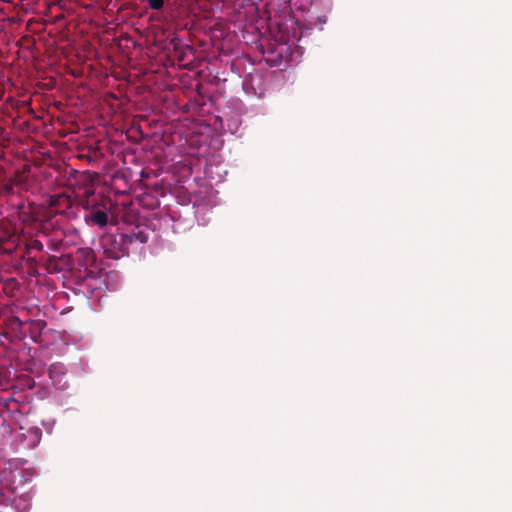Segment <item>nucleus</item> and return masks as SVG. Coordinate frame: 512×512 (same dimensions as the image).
Wrapping results in <instances>:
<instances>
[{"mask_svg":"<svg viewBox=\"0 0 512 512\" xmlns=\"http://www.w3.org/2000/svg\"><path fill=\"white\" fill-rule=\"evenodd\" d=\"M21 243V236L17 232H5L0 237V250L5 254L14 253Z\"/></svg>","mask_w":512,"mask_h":512,"instance_id":"5","label":"nucleus"},{"mask_svg":"<svg viewBox=\"0 0 512 512\" xmlns=\"http://www.w3.org/2000/svg\"><path fill=\"white\" fill-rule=\"evenodd\" d=\"M148 4L151 9L153 10H159L164 5V0H148Z\"/></svg>","mask_w":512,"mask_h":512,"instance_id":"9","label":"nucleus"},{"mask_svg":"<svg viewBox=\"0 0 512 512\" xmlns=\"http://www.w3.org/2000/svg\"><path fill=\"white\" fill-rule=\"evenodd\" d=\"M326 20H327L326 16L319 17V21L321 23H326Z\"/></svg>","mask_w":512,"mask_h":512,"instance_id":"13","label":"nucleus"},{"mask_svg":"<svg viewBox=\"0 0 512 512\" xmlns=\"http://www.w3.org/2000/svg\"><path fill=\"white\" fill-rule=\"evenodd\" d=\"M49 207L55 214L66 215L67 217L75 216L72 208V200L70 196L61 193L52 195L49 198Z\"/></svg>","mask_w":512,"mask_h":512,"instance_id":"2","label":"nucleus"},{"mask_svg":"<svg viewBox=\"0 0 512 512\" xmlns=\"http://www.w3.org/2000/svg\"><path fill=\"white\" fill-rule=\"evenodd\" d=\"M61 257H56L54 255L48 256L46 258H41L40 262L45 267L46 271L50 274H55L63 271V267L61 266Z\"/></svg>","mask_w":512,"mask_h":512,"instance_id":"6","label":"nucleus"},{"mask_svg":"<svg viewBox=\"0 0 512 512\" xmlns=\"http://www.w3.org/2000/svg\"><path fill=\"white\" fill-rule=\"evenodd\" d=\"M84 219L87 224L91 223L101 228L105 227L109 222L107 209L105 207L102 209L100 204L93 205L89 214H86Z\"/></svg>","mask_w":512,"mask_h":512,"instance_id":"4","label":"nucleus"},{"mask_svg":"<svg viewBox=\"0 0 512 512\" xmlns=\"http://www.w3.org/2000/svg\"><path fill=\"white\" fill-rule=\"evenodd\" d=\"M44 249V244L43 242L39 239V237H33V236H29V237H25V250H26V253L29 254L31 250H36V251H43Z\"/></svg>","mask_w":512,"mask_h":512,"instance_id":"7","label":"nucleus"},{"mask_svg":"<svg viewBox=\"0 0 512 512\" xmlns=\"http://www.w3.org/2000/svg\"><path fill=\"white\" fill-rule=\"evenodd\" d=\"M126 237H127V243H128L129 247L134 242L144 244L148 241V234L146 232L140 231V230L126 234Z\"/></svg>","mask_w":512,"mask_h":512,"instance_id":"8","label":"nucleus"},{"mask_svg":"<svg viewBox=\"0 0 512 512\" xmlns=\"http://www.w3.org/2000/svg\"><path fill=\"white\" fill-rule=\"evenodd\" d=\"M100 244L105 255L112 259H119L124 255H128L130 249L126 234L105 233L100 238Z\"/></svg>","mask_w":512,"mask_h":512,"instance_id":"1","label":"nucleus"},{"mask_svg":"<svg viewBox=\"0 0 512 512\" xmlns=\"http://www.w3.org/2000/svg\"><path fill=\"white\" fill-rule=\"evenodd\" d=\"M58 231L52 228L51 223L46 221H41L37 227L36 236L44 237L47 239V244L52 250H57L61 244V239H59L56 234Z\"/></svg>","mask_w":512,"mask_h":512,"instance_id":"3","label":"nucleus"},{"mask_svg":"<svg viewBox=\"0 0 512 512\" xmlns=\"http://www.w3.org/2000/svg\"><path fill=\"white\" fill-rule=\"evenodd\" d=\"M27 261H28V263H29L31 266H36V264H37V262H38V261H37V259H36L35 257H29V258L27 259Z\"/></svg>","mask_w":512,"mask_h":512,"instance_id":"10","label":"nucleus"},{"mask_svg":"<svg viewBox=\"0 0 512 512\" xmlns=\"http://www.w3.org/2000/svg\"><path fill=\"white\" fill-rule=\"evenodd\" d=\"M32 324H33V325H35V326H37L38 328H40L41 326H43V325H44V324H43V322H41V321H39V322H35V321H33V322H32Z\"/></svg>","mask_w":512,"mask_h":512,"instance_id":"11","label":"nucleus"},{"mask_svg":"<svg viewBox=\"0 0 512 512\" xmlns=\"http://www.w3.org/2000/svg\"><path fill=\"white\" fill-rule=\"evenodd\" d=\"M326 5L328 6L329 10L331 9V6H332V1L331 0H323Z\"/></svg>","mask_w":512,"mask_h":512,"instance_id":"12","label":"nucleus"}]
</instances>
